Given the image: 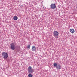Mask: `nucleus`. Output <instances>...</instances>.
Here are the masks:
<instances>
[{
	"instance_id": "6",
	"label": "nucleus",
	"mask_w": 77,
	"mask_h": 77,
	"mask_svg": "<svg viewBox=\"0 0 77 77\" xmlns=\"http://www.w3.org/2000/svg\"><path fill=\"white\" fill-rule=\"evenodd\" d=\"M11 48L12 50H14L15 49V44L14 43H12L11 44Z\"/></svg>"
},
{
	"instance_id": "2",
	"label": "nucleus",
	"mask_w": 77,
	"mask_h": 77,
	"mask_svg": "<svg viewBox=\"0 0 77 77\" xmlns=\"http://www.w3.org/2000/svg\"><path fill=\"white\" fill-rule=\"evenodd\" d=\"M53 35L55 38L57 39L58 37L59 32L57 31H54L53 32Z\"/></svg>"
},
{
	"instance_id": "9",
	"label": "nucleus",
	"mask_w": 77,
	"mask_h": 77,
	"mask_svg": "<svg viewBox=\"0 0 77 77\" xmlns=\"http://www.w3.org/2000/svg\"><path fill=\"white\" fill-rule=\"evenodd\" d=\"M13 20L15 21H17L18 20V17L15 16L13 17Z\"/></svg>"
},
{
	"instance_id": "5",
	"label": "nucleus",
	"mask_w": 77,
	"mask_h": 77,
	"mask_svg": "<svg viewBox=\"0 0 77 77\" xmlns=\"http://www.w3.org/2000/svg\"><path fill=\"white\" fill-rule=\"evenodd\" d=\"M50 8L52 9H54L56 8V6L55 4L53 3L51 4L50 6Z\"/></svg>"
},
{
	"instance_id": "11",
	"label": "nucleus",
	"mask_w": 77,
	"mask_h": 77,
	"mask_svg": "<svg viewBox=\"0 0 77 77\" xmlns=\"http://www.w3.org/2000/svg\"><path fill=\"white\" fill-rule=\"evenodd\" d=\"M27 48H29V49H30V45H28Z\"/></svg>"
},
{
	"instance_id": "8",
	"label": "nucleus",
	"mask_w": 77,
	"mask_h": 77,
	"mask_svg": "<svg viewBox=\"0 0 77 77\" xmlns=\"http://www.w3.org/2000/svg\"><path fill=\"white\" fill-rule=\"evenodd\" d=\"M36 47L35 46H33L32 47V51H35L36 50Z\"/></svg>"
},
{
	"instance_id": "10",
	"label": "nucleus",
	"mask_w": 77,
	"mask_h": 77,
	"mask_svg": "<svg viewBox=\"0 0 77 77\" xmlns=\"http://www.w3.org/2000/svg\"><path fill=\"white\" fill-rule=\"evenodd\" d=\"M28 76L29 77H33V76H32V75L31 73L29 74Z\"/></svg>"
},
{
	"instance_id": "7",
	"label": "nucleus",
	"mask_w": 77,
	"mask_h": 77,
	"mask_svg": "<svg viewBox=\"0 0 77 77\" xmlns=\"http://www.w3.org/2000/svg\"><path fill=\"white\" fill-rule=\"evenodd\" d=\"M70 31L71 33H74L75 32L74 30L72 29H70Z\"/></svg>"
},
{
	"instance_id": "1",
	"label": "nucleus",
	"mask_w": 77,
	"mask_h": 77,
	"mask_svg": "<svg viewBox=\"0 0 77 77\" xmlns=\"http://www.w3.org/2000/svg\"><path fill=\"white\" fill-rule=\"evenodd\" d=\"M32 68L31 66H29L28 69V72L30 74H32V73L34 72V69H32Z\"/></svg>"
},
{
	"instance_id": "4",
	"label": "nucleus",
	"mask_w": 77,
	"mask_h": 77,
	"mask_svg": "<svg viewBox=\"0 0 77 77\" xmlns=\"http://www.w3.org/2000/svg\"><path fill=\"white\" fill-rule=\"evenodd\" d=\"M2 56H3V58L6 59L8 58V53L5 52H3L2 54Z\"/></svg>"
},
{
	"instance_id": "3",
	"label": "nucleus",
	"mask_w": 77,
	"mask_h": 77,
	"mask_svg": "<svg viewBox=\"0 0 77 77\" xmlns=\"http://www.w3.org/2000/svg\"><path fill=\"white\" fill-rule=\"evenodd\" d=\"M54 66L56 67L57 69H60L61 68V66L60 64H57L56 63L54 64Z\"/></svg>"
}]
</instances>
